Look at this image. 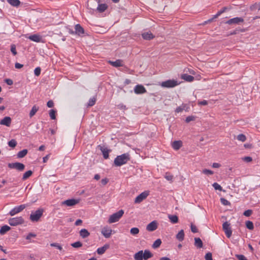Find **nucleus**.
Here are the masks:
<instances>
[{"mask_svg":"<svg viewBox=\"0 0 260 260\" xmlns=\"http://www.w3.org/2000/svg\"><path fill=\"white\" fill-rule=\"evenodd\" d=\"M130 160V155L128 153L118 155L114 160V164L116 167H120L126 164Z\"/></svg>","mask_w":260,"mask_h":260,"instance_id":"nucleus-1","label":"nucleus"},{"mask_svg":"<svg viewBox=\"0 0 260 260\" xmlns=\"http://www.w3.org/2000/svg\"><path fill=\"white\" fill-rule=\"evenodd\" d=\"M153 256L152 253L148 250H140L134 255L135 260H147Z\"/></svg>","mask_w":260,"mask_h":260,"instance_id":"nucleus-2","label":"nucleus"},{"mask_svg":"<svg viewBox=\"0 0 260 260\" xmlns=\"http://www.w3.org/2000/svg\"><path fill=\"white\" fill-rule=\"evenodd\" d=\"M44 210L40 208L34 212H31L30 215V220L32 222H37L42 217Z\"/></svg>","mask_w":260,"mask_h":260,"instance_id":"nucleus-3","label":"nucleus"},{"mask_svg":"<svg viewBox=\"0 0 260 260\" xmlns=\"http://www.w3.org/2000/svg\"><path fill=\"white\" fill-rule=\"evenodd\" d=\"M124 214V211L123 210H120L118 212L113 213L110 216L108 222L109 223L116 222L120 219Z\"/></svg>","mask_w":260,"mask_h":260,"instance_id":"nucleus-4","label":"nucleus"},{"mask_svg":"<svg viewBox=\"0 0 260 260\" xmlns=\"http://www.w3.org/2000/svg\"><path fill=\"white\" fill-rule=\"evenodd\" d=\"M9 224L11 226H16L24 222V219L21 216L11 218L8 221Z\"/></svg>","mask_w":260,"mask_h":260,"instance_id":"nucleus-5","label":"nucleus"},{"mask_svg":"<svg viewBox=\"0 0 260 260\" xmlns=\"http://www.w3.org/2000/svg\"><path fill=\"white\" fill-rule=\"evenodd\" d=\"M8 166L10 169H14L20 172L23 171L25 169L24 165L18 162L9 163Z\"/></svg>","mask_w":260,"mask_h":260,"instance_id":"nucleus-6","label":"nucleus"},{"mask_svg":"<svg viewBox=\"0 0 260 260\" xmlns=\"http://www.w3.org/2000/svg\"><path fill=\"white\" fill-rule=\"evenodd\" d=\"M222 229L225 233L226 236L228 238H230L232 234V231L231 227V224L228 221L224 222L222 224Z\"/></svg>","mask_w":260,"mask_h":260,"instance_id":"nucleus-7","label":"nucleus"},{"mask_svg":"<svg viewBox=\"0 0 260 260\" xmlns=\"http://www.w3.org/2000/svg\"><path fill=\"white\" fill-rule=\"evenodd\" d=\"M26 205L25 204H22L18 206H16L9 212V214L11 216H13L16 215V214L21 212L26 207Z\"/></svg>","mask_w":260,"mask_h":260,"instance_id":"nucleus-8","label":"nucleus"},{"mask_svg":"<svg viewBox=\"0 0 260 260\" xmlns=\"http://www.w3.org/2000/svg\"><path fill=\"white\" fill-rule=\"evenodd\" d=\"M178 85V82L174 80H168L161 83L162 87L167 88H172Z\"/></svg>","mask_w":260,"mask_h":260,"instance_id":"nucleus-9","label":"nucleus"},{"mask_svg":"<svg viewBox=\"0 0 260 260\" xmlns=\"http://www.w3.org/2000/svg\"><path fill=\"white\" fill-rule=\"evenodd\" d=\"M149 194V191H145L142 192L135 198V203L136 204L140 203L144 200H145L148 196Z\"/></svg>","mask_w":260,"mask_h":260,"instance_id":"nucleus-10","label":"nucleus"},{"mask_svg":"<svg viewBox=\"0 0 260 260\" xmlns=\"http://www.w3.org/2000/svg\"><path fill=\"white\" fill-rule=\"evenodd\" d=\"M244 19L242 17H235L228 20L225 23L232 25V24H240V23L243 22Z\"/></svg>","mask_w":260,"mask_h":260,"instance_id":"nucleus-11","label":"nucleus"},{"mask_svg":"<svg viewBox=\"0 0 260 260\" xmlns=\"http://www.w3.org/2000/svg\"><path fill=\"white\" fill-rule=\"evenodd\" d=\"M79 202V200L72 199L64 201L61 203V205H65L67 206H73L77 204Z\"/></svg>","mask_w":260,"mask_h":260,"instance_id":"nucleus-12","label":"nucleus"},{"mask_svg":"<svg viewBox=\"0 0 260 260\" xmlns=\"http://www.w3.org/2000/svg\"><path fill=\"white\" fill-rule=\"evenodd\" d=\"M112 230L108 226L104 227L101 231L103 235L106 238H110L112 234Z\"/></svg>","mask_w":260,"mask_h":260,"instance_id":"nucleus-13","label":"nucleus"},{"mask_svg":"<svg viewBox=\"0 0 260 260\" xmlns=\"http://www.w3.org/2000/svg\"><path fill=\"white\" fill-rule=\"evenodd\" d=\"M134 92L136 94H142L146 92L145 88L142 85H137L134 88Z\"/></svg>","mask_w":260,"mask_h":260,"instance_id":"nucleus-14","label":"nucleus"},{"mask_svg":"<svg viewBox=\"0 0 260 260\" xmlns=\"http://www.w3.org/2000/svg\"><path fill=\"white\" fill-rule=\"evenodd\" d=\"M157 228V222L153 221L149 223L146 226V230L149 232L155 231Z\"/></svg>","mask_w":260,"mask_h":260,"instance_id":"nucleus-15","label":"nucleus"},{"mask_svg":"<svg viewBox=\"0 0 260 260\" xmlns=\"http://www.w3.org/2000/svg\"><path fill=\"white\" fill-rule=\"evenodd\" d=\"M228 10L227 7H223L221 10L219 11L217 14L213 16V17L210 19H209L207 21L205 22V23H207L208 22H211L214 19L217 18L218 16H219L221 14L225 12Z\"/></svg>","mask_w":260,"mask_h":260,"instance_id":"nucleus-16","label":"nucleus"},{"mask_svg":"<svg viewBox=\"0 0 260 260\" xmlns=\"http://www.w3.org/2000/svg\"><path fill=\"white\" fill-rule=\"evenodd\" d=\"M11 123V118L7 116L0 121V124L9 126Z\"/></svg>","mask_w":260,"mask_h":260,"instance_id":"nucleus-17","label":"nucleus"},{"mask_svg":"<svg viewBox=\"0 0 260 260\" xmlns=\"http://www.w3.org/2000/svg\"><path fill=\"white\" fill-rule=\"evenodd\" d=\"M28 38L32 41L35 42H40L42 40V37L39 35L35 34L33 35L29 36Z\"/></svg>","mask_w":260,"mask_h":260,"instance_id":"nucleus-18","label":"nucleus"},{"mask_svg":"<svg viewBox=\"0 0 260 260\" xmlns=\"http://www.w3.org/2000/svg\"><path fill=\"white\" fill-rule=\"evenodd\" d=\"M79 235L82 238L85 239L89 236L90 233L86 229H82L79 232Z\"/></svg>","mask_w":260,"mask_h":260,"instance_id":"nucleus-19","label":"nucleus"},{"mask_svg":"<svg viewBox=\"0 0 260 260\" xmlns=\"http://www.w3.org/2000/svg\"><path fill=\"white\" fill-rule=\"evenodd\" d=\"M142 38L145 40H151L153 39L154 36L153 35V34L150 31H146L144 32L142 34Z\"/></svg>","mask_w":260,"mask_h":260,"instance_id":"nucleus-20","label":"nucleus"},{"mask_svg":"<svg viewBox=\"0 0 260 260\" xmlns=\"http://www.w3.org/2000/svg\"><path fill=\"white\" fill-rule=\"evenodd\" d=\"M75 34L80 36L84 32L83 28L80 24H76L75 27Z\"/></svg>","mask_w":260,"mask_h":260,"instance_id":"nucleus-21","label":"nucleus"},{"mask_svg":"<svg viewBox=\"0 0 260 260\" xmlns=\"http://www.w3.org/2000/svg\"><path fill=\"white\" fill-rule=\"evenodd\" d=\"M101 150L103 153V157L105 159H107L109 158V153L110 151L109 149L107 148L101 147Z\"/></svg>","mask_w":260,"mask_h":260,"instance_id":"nucleus-22","label":"nucleus"},{"mask_svg":"<svg viewBox=\"0 0 260 260\" xmlns=\"http://www.w3.org/2000/svg\"><path fill=\"white\" fill-rule=\"evenodd\" d=\"M109 245L106 244V245H104L103 246L98 248L97 253L99 254H103V253H105L106 250L109 248Z\"/></svg>","mask_w":260,"mask_h":260,"instance_id":"nucleus-23","label":"nucleus"},{"mask_svg":"<svg viewBox=\"0 0 260 260\" xmlns=\"http://www.w3.org/2000/svg\"><path fill=\"white\" fill-rule=\"evenodd\" d=\"M172 147L175 150H178L182 146V142L181 141H175L172 143Z\"/></svg>","mask_w":260,"mask_h":260,"instance_id":"nucleus-24","label":"nucleus"},{"mask_svg":"<svg viewBox=\"0 0 260 260\" xmlns=\"http://www.w3.org/2000/svg\"><path fill=\"white\" fill-rule=\"evenodd\" d=\"M108 8L107 5L106 4H99L96 10L99 12H104Z\"/></svg>","mask_w":260,"mask_h":260,"instance_id":"nucleus-25","label":"nucleus"},{"mask_svg":"<svg viewBox=\"0 0 260 260\" xmlns=\"http://www.w3.org/2000/svg\"><path fill=\"white\" fill-rule=\"evenodd\" d=\"M109 63L115 67H119L122 66V61L120 59L116 60L115 61H109Z\"/></svg>","mask_w":260,"mask_h":260,"instance_id":"nucleus-26","label":"nucleus"},{"mask_svg":"<svg viewBox=\"0 0 260 260\" xmlns=\"http://www.w3.org/2000/svg\"><path fill=\"white\" fill-rule=\"evenodd\" d=\"M176 237L179 241H182L184 238V233L183 230H180L176 235Z\"/></svg>","mask_w":260,"mask_h":260,"instance_id":"nucleus-27","label":"nucleus"},{"mask_svg":"<svg viewBox=\"0 0 260 260\" xmlns=\"http://www.w3.org/2000/svg\"><path fill=\"white\" fill-rule=\"evenodd\" d=\"M11 229L10 227L7 225H5L1 227L0 229V234L3 235L5 234L7 232L10 231Z\"/></svg>","mask_w":260,"mask_h":260,"instance_id":"nucleus-28","label":"nucleus"},{"mask_svg":"<svg viewBox=\"0 0 260 260\" xmlns=\"http://www.w3.org/2000/svg\"><path fill=\"white\" fill-rule=\"evenodd\" d=\"M168 218L170 221L173 224L176 223L178 222V217L177 215H169Z\"/></svg>","mask_w":260,"mask_h":260,"instance_id":"nucleus-29","label":"nucleus"},{"mask_svg":"<svg viewBox=\"0 0 260 260\" xmlns=\"http://www.w3.org/2000/svg\"><path fill=\"white\" fill-rule=\"evenodd\" d=\"M194 245L197 248H201L203 247V242L200 238H194Z\"/></svg>","mask_w":260,"mask_h":260,"instance_id":"nucleus-30","label":"nucleus"},{"mask_svg":"<svg viewBox=\"0 0 260 260\" xmlns=\"http://www.w3.org/2000/svg\"><path fill=\"white\" fill-rule=\"evenodd\" d=\"M182 78L185 81L188 82H191L194 80V77L191 75H189L186 74L182 75Z\"/></svg>","mask_w":260,"mask_h":260,"instance_id":"nucleus-31","label":"nucleus"},{"mask_svg":"<svg viewBox=\"0 0 260 260\" xmlns=\"http://www.w3.org/2000/svg\"><path fill=\"white\" fill-rule=\"evenodd\" d=\"M38 110L39 107H37L36 105H34L32 107V109L29 112V117H32V116H34Z\"/></svg>","mask_w":260,"mask_h":260,"instance_id":"nucleus-32","label":"nucleus"},{"mask_svg":"<svg viewBox=\"0 0 260 260\" xmlns=\"http://www.w3.org/2000/svg\"><path fill=\"white\" fill-rule=\"evenodd\" d=\"M27 153V149H23L19 152L17 154V157L21 158L24 157Z\"/></svg>","mask_w":260,"mask_h":260,"instance_id":"nucleus-33","label":"nucleus"},{"mask_svg":"<svg viewBox=\"0 0 260 260\" xmlns=\"http://www.w3.org/2000/svg\"><path fill=\"white\" fill-rule=\"evenodd\" d=\"M7 2L12 6L18 7L20 4L19 0H7Z\"/></svg>","mask_w":260,"mask_h":260,"instance_id":"nucleus-34","label":"nucleus"},{"mask_svg":"<svg viewBox=\"0 0 260 260\" xmlns=\"http://www.w3.org/2000/svg\"><path fill=\"white\" fill-rule=\"evenodd\" d=\"M32 174V172L31 170H29L24 173L22 176V180H25L28 178Z\"/></svg>","mask_w":260,"mask_h":260,"instance_id":"nucleus-35","label":"nucleus"},{"mask_svg":"<svg viewBox=\"0 0 260 260\" xmlns=\"http://www.w3.org/2000/svg\"><path fill=\"white\" fill-rule=\"evenodd\" d=\"M161 243V241L160 239H158L154 241L152 245V247L154 249L159 247Z\"/></svg>","mask_w":260,"mask_h":260,"instance_id":"nucleus-36","label":"nucleus"},{"mask_svg":"<svg viewBox=\"0 0 260 260\" xmlns=\"http://www.w3.org/2000/svg\"><path fill=\"white\" fill-rule=\"evenodd\" d=\"M246 228L250 230H252L254 229L253 222L251 221H247L245 223Z\"/></svg>","mask_w":260,"mask_h":260,"instance_id":"nucleus-37","label":"nucleus"},{"mask_svg":"<svg viewBox=\"0 0 260 260\" xmlns=\"http://www.w3.org/2000/svg\"><path fill=\"white\" fill-rule=\"evenodd\" d=\"M139 233V229L138 228H133L130 230V233L132 235H136Z\"/></svg>","mask_w":260,"mask_h":260,"instance_id":"nucleus-38","label":"nucleus"},{"mask_svg":"<svg viewBox=\"0 0 260 260\" xmlns=\"http://www.w3.org/2000/svg\"><path fill=\"white\" fill-rule=\"evenodd\" d=\"M186 107V104H182L181 106L177 107L175 110L176 112L179 113L182 112L184 109H185Z\"/></svg>","mask_w":260,"mask_h":260,"instance_id":"nucleus-39","label":"nucleus"},{"mask_svg":"<svg viewBox=\"0 0 260 260\" xmlns=\"http://www.w3.org/2000/svg\"><path fill=\"white\" fill-rule=\"evenodd\" d=\"M17 145V142L14 139H12L8 142V145L9 146L14 148Z\"/></svg>","mask_w":260,"mask_h":260,"instance_id":"nucleus-40","label":"nucleus"},{"mask_svg":"<svg viewBox=\"0 0 260 260\" xmlns=\"http://www.w3.org/2000/svg\"><path fill=\"white\" fill-rule=\"evenodd\" d=\"M71 246L74 248H79L82 246V243L80 241H77L71 244Z\"/></svg>","mask_w":260,"mask_h":260,"instance_id":"nucleus-41","label":"nucleus"},{"mask_svg":"<svg viewBox=\"0 0 260 260\" xmlns=\"http://www.w3.org/2000/svg\"><path fill=\"white\" fill-rule=\"evenodd\" d=\"M50 246L52 247H56L57 249H59L60 251L62 250V247H61V246L57 243H51Z\"/></svg>","mask_w":260,"mask_h":260,"instance_id":"nucleus-42","label":"nucleus"},{"mask_svg":"<svg viewBox=\"0 0 260 260\" xmlns=\"http://www.w3.org/2000/svg\"><path fill=\"white\" fill-rule=\"evenodd\" d=\"M237 139L241 142H244L246 141V136L243 134H240L237 136Z\"/></svg>","mask_w":260,"mask_h":260,"instance_id":"nucleus-43","label":"nucleus"},{"mask_svg":"<svg viewBox=\"0 0 260 260\" xmlns=\"http://www.w3.org/2000/svg\"><path fill=\"white\" fill-rule=\"evenodd\" d=\"M165 178L168 181H172L173 176L169 173H166L165 175Z\"/></svg>","mask_w":260,"mask_h":260,"instance_id":"nucleus-44","label":"nucleus"},{"mask_svg":"<svg viewBox=\"0 0 260 260\" xmlns=\"http://www.w3.org/2000/svg\"><path fill=\"white\" fill-rule=\"evenodd\" d=\"M213 187L214 188L215 190H218L221 191L222 190L221 186L218 184L217 183H214L212 185Z\"/></svg>","mask_w":260,"mask_h":260,"instance_id":"nucleus-45","label":"nucleus"},{"mask_svg":"<svg viewBox=\"0 0 260 260\" xmlns=\"http://www.w3.org/2000/svg\"><path fill=\"white\" fill-rule=\"evenodd\" d=\"M49 115L50 116V118L52 119H55V111L52 109L50 110L49 112Z\"/></svg>","mask_w":260,"mask_h":260,"instance_id":"nucleus-46","label":"nucleus"},{"mask_svg":"<svg viewBox=\"0 0 260 260\" xmlns=\"http://www.w3.org/2000/svg\"><path fill=\"white\" fill-rule=\"evenodd\" d=\"M95 99L94 98H91L89 100L88 105L89 106H93L95 103Z\"/></svg>","mask_w":260,"mask_h":260,"instance_id":"nucleus-47","label":"nucleus"},{"mask_svg":"<svg viewBox=\"0 0 260 260\" xmlns=\"http://www.w3.org/2000/svg\"><path fill=\"white\" fill-rule=\"evenodd\" d=\"M36 237V235L35 234L30 233L27 235V236L26 237V239L30 240L32 238H35Z\"/></svg>","mask_w":260,"mask_h":260,"instance_id":"nucleus-48","label":"nucleus"},{"mask_svg":"<svg viewBox=\"0 0 260 260\" xmlns=\"http://www.w3.org/2000/svg\"><path fill=\"white\" fill-rule=\"evenodd\" d=\"M41 68L40 67L36 68L34 70V74L36 76H39L41 74Z\"/></svg>","mask_w":260,"mask_h":260,"instance_id":"nucleus-49","label":"nucleus"},{"mask_svg":"<svg viewBox=\"0 0 260 260\" xmlns=\"http://www.w3.org/2000/svg\"><path fill=\"white\" fill-rule=\"evenodd\" d=\"M252 213V211L251 210H247L244 211L243 213V215L246 217H248L251 215Z\"/></svg>","mask_w":260,"mask_h":260,"instance_id":"nucleus-50","label":"nucleus"},{"mask_svg":"<svg viewBox=\"0 0 260 260\" xmlns=\"http://www.w3.org/2000/svg\"><path fill=\"white\" fill-rule=\"evenodd\" d=\"M191 231L193 233H196L198 232V229L196 226L193 224H191L190 225Z\"/></svg>","mask_w":260,"mask_h":260,"instance_id":"nucleus-51","label":"nucleus"},{"mask_svg":"<svg viewBox=\"0 0 260 260\" xmlns=\"http://www.w3.org/2000/svg\"><path fill=\"white\" fill-rule=\"evenodd\" d=\"M11 51L13 53L14 55H15L17 54V51L16 50V47L15 45H12L11 46Z\"/></svg>","mask_w":260,"mask_h":260,"instance_id":"nucleus-52","label":"nucleus"},{"mask_svg":"<svg viewBox=\"0 0 260 260\" xmlns=\"http://www.w3.org/2000/svg\"><path fill=\"white\" fill-rule=\"evenodd\" d=\"M220 201L221 203L224 205H229L230 204V202L224 198H221Z\"/></svg>","mask_w":260,"mask_h":260,"instance_id":"nucleus-53","label":"nucleus"},{"mask_svg":"<svg viewBox=\"0 0 260 260\" xmlns=\"http://www.w3.org/2000/svg\"><path fill=\"white\" fill-rule=\"evenodd\" d=\"M205 258L206 260H212V253L210 252L206 253Z\"/></svg>","mask_w":260,"mask_h":260,"instance_id":"nucleus-54","label":"nucleus"},{"mask_svg":"<svg viewBox=\"0 0 260 260\" xmlns=\"http://www.w3.org/2000/svg\"><path fill=\"white\" fill-rule=\"evenodd\" d=\"M203 172L204 174L207 175H212L213 174V172L212 171L208 169H204L203 171Z\"/></svg>","mask_w":260,"mask_h":260,"instance_id":"nucleus-55","label":"nucleus"},{"mask_svg":"<svg viewBox=\"0 0 260 260\" xmlns=\"http://www.w3.org/2000/svg\"><path fill=\"white\" fill-rule=\"evenodd\" d=\"M194 120V117L192 116H189L186 118L185 121L186 122H189L191 121H193Z\"/></svg>","mask_w":260,"mask_h":260,"instance_id":"nucleus-56","label":"nucleus"},{"mask_svg":"<svg viewBox=\"0 0 260 260\" xmlns=\"http://www.w3.org/2000/svg\"><path fill=\"white\" fill-rule=\"evenodd\" d=\"M237 257L239 260H247L245 256L243 255H237Z\"/></svg>","mask_w":260,"mask_h":260,"instance_id":"nucleus-57","label":"nucleus"},{"mask_svg":"<svg viewBox=\"0 0 260 260\" xmlns=\"http://www.w3.org/2000/svg\"><path fill=\"white\" fill-rule=\"evenodd\" d=\"M47 106L49 107V108H52L54 106V103L51 100H50L47 103Z\"/></svg>","mask_w":260,"mask_h":260,"instance_id":"nucleus-58","label":"nucleus"},{"mask_svg":"<svg viewBox=\"0 0 260 260\" xmlns=\"http://www.w3.org/2000/svg\"><path fill=\"white\" fill-rule=\"evenodd\" d=\"M5 82L9 85H11L13 83L12 80L10 79H6L5 80Z\"/></svg>","mask_w":260,"mask_h":260,"instance_id":"nucleus-59","label":"nucleus"},{"mask_svg":"<svg viewBox=\"0 0 260 260\" xmlns=\"http://www.w3.org/2000/svg\"><path fill=\"white\" fill-rule=\"evenodd\" d=\"M243 159L246 162H250L252 161V158L250 156L244 157Z\"/></svg>","mask_w":260,"mask_h":260,"instance_id":"nucleus-60","label":"nucleus"},{"mask_svg":"<svg viewBox=\"0 0 260 260\" xmlns=\"http://www.w3.org/2000/svg\"><path fill=\"white\" fill-rule=\"evenodd\" d=\"M82 223V220L81 219H79L76 221L75 224L76 226H78V225H81Z\"/></svg>","mask_w":260,"mask_h":260,"instance_id":"nucleus-61","label":"nucleus"},{"mask_svg":"<svg viewBox=\"0 0 260 260\" xmlns=\"http://www.w3.org/2000/svg\"><path fill=\"white\" fill-rule=\"evenodd\" d=\"M23 64H20L19 63H18V62H16L15 64V68L16 69H21V68L23 67Z\"/></svg>","mask_w":260,"mask_h":260,"instance_id":"nucleus-62","label":"nucleus"},{"mask_svg":"<svg viewBox=\"0 0 260 260\" xmlns=\"http://www.w3.org/2000/svg\"><path fill=\"white\" fill-rule=\"evenodd\" d=\"M108 179L107 178L103 179L101 180V183L103 185H106L108 182Z\"/></svg>","mask_w":260,"mask_h":260,"instance_id":"nucleus-63","label":"nucleus"},{"mask_svg":"<svg viewBox=\"0 0 260 260\" xmlns=\"http://www.w3.org/2000/svg\"><path fill=\"white\" fill-rule=\"evenodd\" d=\"M207 104H208V102L206 100H203L202 101L199 102V105H206Z\"/></svg>","mask_w":260,"mask_h":260,"instance_id":"nucleus-64","label":"nucleus"}]
</instances>
